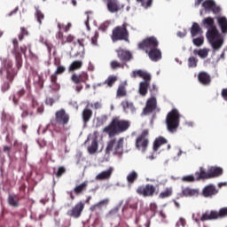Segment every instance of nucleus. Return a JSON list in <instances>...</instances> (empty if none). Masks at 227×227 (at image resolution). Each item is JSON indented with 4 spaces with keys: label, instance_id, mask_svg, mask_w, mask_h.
<instances>
[{
    "label": "nucleus",
    "instance_id": "obj_42",
    "mask_svg": "<svg viewBox=\"0 0 227 227\" xmlns=\"http://www.w3.org/2000/svg\"><path fill=\"white\" fill-rule=\"evenodd\" d=\"M169 196H173V188L171 187L166 188L163 192H161L159 198L160 200H166V198H169Z\"/></svg>",
    "mask_w": 227,
    "mask_h": 227
},
{
    "label": "nucleus",
    "instance_id": "obj_15",
    "mask_svg": "<svg viewBox=\"0 0 227 227\" xmlns=\"http://www.w3.org/2000/svg\"><path fill=\"white\" fill-rule=\"evenodd\" d=\"M115 52L117 54V58L121 61L122 63H129V61H132V53L129 51H127L125 49L119 48L115 50Z\"/></svg>",
    "mask_w": 227,
    "mask_h": 227
},
{
    "label": "nucleus",
    "instance_id": "obj_55",
    "mask_svg": "<svg viewBox=\"0 0 227 227\" xmlns=\"http://www.w3.org/2000/svg\"><path fill=\"white\" fill-rule=\"evenodd\" d=\"M67 173V168H65V167H59L57 172L55 173V176H57V178H61V176H63V175H65Z\"/></svg>",
    "mask_w": 227,
    "mask_h": 227
},
{
    "label": "nucleus",
    "instance_id": "obj_14",
    "mask_svg": "<svg viewBox=\"0 0 227 227\" xmlns=\"http://www.w3.org/2000/svg\"><path fill=\"white\" fill-rule=\"evenodd\" d=\"M84 202L79 201L71 209L67 212V215L73 217L74 219H79L82 215L84 210Z\"/></svg>",
    "mask_w": 227,
    "mask_h": 227
},
{
    "label": "nucleus",
    "instance_id": "obj_6",
    "mask_svg": "<svg viewBox=\"0 0 227 227\" xmlns=\"http://www.w3.org/2000/svg\"><path fill=\"white\" fill-rule=\"evenodd\" d=\"M70 121V115L67 114L65 109H60L56 112L55 119L51 121V125L54 129H65L66 125H68Z\"/></svg>",
    "mask_w": 227,
    "mask_h": 227
},
{
    "label": "nucleus",
    "instance_id": "obj_23",
    "mask_svg": "<svg viewBox=\"0 0 227 227\" xmlns=\"http://www.w3.org/2000/svg\"><path fill=\"white\" fill-rule=\"evenodd\" d=\"M7 203L13 208H19L20 207V197L19 194H9Z\"/></svg>",
    "mask_w": 227,
    "mask_h": 227
},
{
    "label": "nucleus",
    "instance_id": "obj_21",
    "mask_svg": "<svg viewBox=\"0 0 227 227\" xmlns=\"http://www.w3.org/2000/svg\"><path fill=\"white\" fill-rule=\"evenodd\" d=\"M200 190L192 189L191 187H183L180 196L181 198H192V196H199Z\"/></svg>",
    "mask_w": 227,
    "mask_h": 227
},
{
    "label": "nucleus",
    "instance_id": "obj_40",
    "mask_svg": "<svg viewBox=\"0 0 227 227\" xmlns=\"http://www.w3.org/2000/svg\"><path fill=\"white\" fill-rule=\"evenodd\" d=\"M18 71L15 69H6V79L9 82H13L15 77H17Z\"/></svg>",
    "mask_w": 227,
    "mask_h": 227
},
{
    "label": "nucleus",
    "instance_id": "obj_49",
    "mask_svg": "<svg viewBox=\"0 0 227 227\" xmlns=\"http://www.w3.org/2000/svg\"><path fill=\"white\" fill-rule=\"evenodd\" d=\"M137 3H140L141 6L146 10L152 7L153 0H137Z\"/></svg>",
    "mask_w": 227,
    "mask_h": 227
},
{
    "label": "nucleus",
    "instance_id": "obj_32",
    "mask_svg": "<svg viewBox=\"0 0 227 227\" xmlns=\"http://www.w3.org/2000/svg\"><path fill=\"white\" fill-rule=\"evenodd\" d=\"M166 144H168V140L165 137H157L153 142V151L159 152V149L160 148V146Z\"/></svg>",
    "mask_w": 227,
    "mask_h": 227
},
{
    "label": "nucleus",
    "instance_id": "obj_58",
    "mask_svg": "<svg viewBox=\"0 0 227 227\" xmlns=\"http://www.w3.org/2000/svg\"><path fill=\"white\" fill-rule=\"evenodd\" d=\"M98 36H99V33L98 31H96L94 33V36L91 37V43L95 46L98 45Z\"/></svg>",
    "mask_w": 227,
    "mask_h": 227
},
{
    "label": "nucleus",
    "instance_id": "obj_56",
    "mask_svg": "<svg viewBox=\"0 0 227 227\" xmlns=\"http://www.w3.org/2000/svg\"><path fill=\"white\" fill-rule=\"evenodd\" d=\"M127 95V90H125L124 86H120L117 90V97H125Z\"/></svg>",
    "mask_w": 227,
    "mask_h": 227
},
{
    "label": "nucleus",
    "instance_id": "obj_59",
    "mask_svg": "<svg viewBox=\"0 0 227 227\" xmlns=\"http://www.w3.org/2000/svg\"><path fill=\"white\" fill-rule=\"evenodd\" d=\"M204 24H207L209 27H215V26H214V18H206L204 20Z\"/></svg>",
    "mask_w": 227,
    "mask_h": 227
},
{
    "label": "nucleus",
    "instance_id": "obj_52",
    "mask_svg": "<svg viewBox=\"0 0 227 227\" xmlns=\"http://www.w3.org/2000/svg\"><path fill=\"white\" fill-rule=\"evenodd\" d=\"M28 35H29V32L27 31V28L21 27L20 34H19V35H18L20 42H22V40H24V37L27 36Z\"/></svg>",
    "mask_w": 227,
    "mask_h": 227
},
{
    "label": "nucleus",
    "instance_id": "obj_34",
    "mask_svg": "<svg viewBox=\"0 0 227 227\" xmlns=\"http://www.w3.org/2000/svg\"><path fill=\"white\" fill-rule=\"evenodd\" d=\"M125 67H129V65L122 61L120 62L118 60H112L110 62V68L112 70H118V68H125Z\"/></svg>",
    "mask_w": 227,
    "mask_h": 227
},
{
    "label": "nucleus",
    "instance_id": "obj_4",
    "mask_svg": "<svg viewBox=\"0 0 227 227\" xmlns=\"http://www.w3.org/2000/svg\"><path fill=\"white\" fill-rule=\"evenodd\" d=\"M20 109L23 111L21 113V118H27V116H35V109H36L37 114H42L44 111L43 103L39 102L35 96H31V106L27 109H24L20 106Z\"/></svg>",
    "mask_w": 227,
    "mask_h": 227
},
{
    "label": "nucleus",
    "instance_id": "obj_46",
    "mask_svg": "<svg viewBox=\"0 0 227 227\" xmlns=\"http://www.w3.org/2000/svg\"><path fill=\"white\" fill-rule=\"evenodd\" d=\"M137 172L136 171H131L128 176H127V180L128 184H134L137 180Z\"/></svg>",
    "mask_w": 227,
    "mask_h": 227
},
{
    "label": "nucleus",
    "instance_id": "obj_35",
    "mask_svg": "<svg viewBox=\"0 0 227 227\" xmlns=\"http://www.w3.org/2000/svg\"><path fill=\"white\" fill-rule=\"evenodd\" d=\"M107 205H109V199H105L103 200H100L97 204L91 206L90 210H91V212H95V210H97V208L101 210L102 207H107Z\"/></svg>",
    "mask_w": 227,
    "mask_h": 227
},
{
    "label": "nucleus",
    "instance_id": "obj_39",
    "mask_svg": "<svg viewBox=\"0 0 227 227\" xmlns=\"http://www.w3.org/2000/svg\"><path fill=\"white\" fill-rule=\"evenodd\" d=\"M218 25L221 27L222 33L226 34L227 33V19L226 17H221L217 19Z\"/></svg>",
    "mask_w": 227,
    "mask_h": 227
},
{
    "label": "nucleus",
    "instance_id": "obj_62",
    "mask_svg": "<svg viewBox=\"0 0 227 227\" xmlns=\"http://www.w3.org/2000/svg\"><path fill=\"white\" fill-rule=\"evenodd\" d=\"M74 40H75V37L72 35H68L66 36L65 43H72Z\"/></svg>",
    "mask_w": 227,
    "mask_h": 227
},
{
    "label": "nucleus",
    "instance_id": "obj_54",
    "mask_svg": "<svg viewBox=\"0 0 227 227\" xmlns=\"http://www.w3.org/2000/svg\"><path fill=\"white\" fill-rule=\"evenodd\" d=\"M3 64L4 65L6 70H13V68H12L13 67V62H12V60L4 59Z\"/></svg>",
    "mask_w": 227,
    "mask_h": 227
},
{
    "label": "nucleus",
    "instance_id": "obj_9",
    "mask_svg": "<svg viewBox=\"0 0 227 227\" xmlns=\"http://www.w3.org/2000/svg\"><path fill=\"white\" fill-rule=\"evenodd\" d=\"M89 79H90V75L86 72L72 74L71 81L76 85L75 91H77V93H81V91H82V89L84 88L82 86V83L86 84Z\"/></svg>",
    "mask_w": 227,
    "mask_h": 227
},
{
    "label": "nucleus",
    "instance_id": "obj_45",
    "mask_svg": "<svg viewBox=\"0 0 227 227\" xmlns=\"http://www.w3.org/2000/svg\"><path fill=\"white\" fill-rule=\"evenodd\" d=\"M59 63H61L60 61H56L54 62L55 67H57V70L55 71V74L57 75H61V74H65V72L67 71V67H65L64 66L59 65Z\"/></svg>",
    "mask_w": 227,
    "mask_h": 227
},
{
    "label": "nucleus",
    "instance_id": "obj_20",
    "mask_svg": "<svg viewBox=\"0 0 227 227\" xmlns=\"http://www.w3.org/2000/svg\"><path fill=\"white\" fill-rule=\"evenodd\" d=\"M157 109V98L155 97L150 98L144 108V114H150V113H153Z\"/></svg>",
    "mask_w": 227,
    "mask_h": 227
},
{
    "label": "nucleus",
    "instance_id": "obj_25",
    "mask_svg": "<svg viewBox=\"0 0 227 227\" xmlns=\"http://www.w3.org/2000/svg\"><path fill=\"white\" fill-rule=\"evenodd\" d=\"M199 82L200 84H203V86H209V84L212 82V78L210 77V74H208L207 72H200L198 74Z\"/></svg>",
    "mask_w": 227,
    "mask_h": 227
},
{
    "label": "nucleus",
    "instance_id": "obj_61",
    "mask_svg": "<svg viewBox=\"0 0 227 227\" xmlns=\"http://www.w3.org/2000/svg\"><path fill=\"white\" fill-rule=\"evenodd\" d=\"M10 82H4L2 85V91L4 93V91H8L10 90Z\"/></svg>",
    "mask_w": 227,
    "mask_h": 227
},
{
    "label": "nucleus",
    "instance_id": "obj_30",
    "mask_svg": "<svg viewBox=\"0 0 227 227\" xmlns=\"http://www.w3.org/2000/svg\"><path fill=\"white\" fill-rule=\"evenodd\" d=\"M113 175V168L110 167L107 170L102 171L96 176V180H109Z\"/></svg>",
    "mask_w": 227,
    "mask_h": 227
},
{
    "label": "nucleus",
    "instance_id": "obj_5",
    "mask_svg": "<svg viewBox=\"0 0 227 227\" xmlns=\"http://www.w3.org/2000/svg\"><path fill=\"white\" fill-rule=\"evenodd\" d=\"M167 129L168 132H176L180 125V113L176 108L172 109L167 115L166 119Z\"/></svg>",
    "mask_w": 227,
    "mask_h": 227
},
{
    "label": "nucleus",
    "instance_id": "obj_18",
    "mask_svg": "<svg viewBox=\"0 0 227 227\" xmlns=\"http://www.w3.org/2000/svg\"><path fill=\"white\" fill-rule=\"evenodd\" d=\"M106 4V9L109 13H118L121 10L120 1L118 0H103Z\"/></svg>",
    "mask_w": 227,
    "mask_h": 227
},
{
    "label": "nucleus",
    "instance_id": "obj_31",
    "mask_svg": "<svg viewBox=\"0 0 227 227\" xmlns=\"http://www.w3.org/2000/svg\"><path fill=\"white\" fill-rule=\"evenodd\" d=\"M87 189H88V181H84L83 183L76 185L74 188V192L76 196H79L82 194V192H86Z\"/></svg>",
    "mask_w": 227,
    "mask_h": 227
},
{
    "label": "nucleus",
    "instance_id": "obj_19",
    "mask_svg": "<svg viewBox=\"0 0 227 227\" xmlns=\"http://www.w3.org/2000/svg\"><path fill=\"white\" fill-rule=\"evenodd\" d=\"M201 170L199 172H195V175H187L181 178V182H184V184H194V182H200V180H203V177H201Z\"/></svg>",
    "mask_w": 227,
    "mask_h": 227
},
{
    "label": "nucleus",
    "instance_id": "obj_37",
    "mask_svg": "<svg viewBox=\"0 0 227 227\" xmlns=\"http://www.w3.org/2000/svg\"><path fill=\"white\" fill-rule=\"evenodd\" d=\"M209 43H211V45L215 51H219V49H221L223 47L224 41L223 40L222 37H220L218 39L209 41Z\"/></svg>",
    "mask_w": 227,
    "mask_h": 227
},
{
    "label": "nucleus",
    "instance_id": "obj_13",
    "mask_svg": "<svg viewBox=\"0 0 227 227\" xmlns=\"http://www.w3.org/2000/svg\"><path fill=\"white\" fill-rule=\"evenodd\" d=\"M157 188L152 184H147L145 185L138 186L137 189V194L144 196V198H152L155 194Z\"/></svg>",
    "mask_w": 227,
    "mask_h": 227
},
{
    "label": "nucleus",
    "instance_id": "obj_12",
    "mask_svg": "<svg viewBox=\"0 0 227 227\" xmlns=\"http://www.w3.org/2000/svg\"><path fill=\"white\" fill-rule=\"evenodd\" d=\"M200 175L202 180H209L210 178H217L223 175V168L220 167H211L208 168L207 172L203 167L200 168Z\"/></svg>",
    "mask_w": 227,
    "mask_h": 227
},
{
    "label": "nucleus",
    "instance_id": "obj_38",
    "mask_svg": "<svg viewBox=\"0 0 227 227\" xmlns=\"http://www.w3.org/2000/svg\"><path fill=\"white\" fill-rule=\"evenodd\" d=\"M58 29L59 31L56 34V39L59 41L61 45H65V38L66 36L63 35V32L61 31V23H58Z\"/></svg>",
    "mask_w": 227,
    "mask_h": 227
},
{
    "label": "nucleus",
    "instance_id": "obj_11",
    "mask_svg": "<svg viewBox=\"0 0 227 227\" xmlns=\"http://www.w3.org/2000/svg\"><path fill=\"white\" fill-rule=\"evenodd\" d=\"M150 131L148 129H143L142 133L137 136L136 139V148L141 150L142 152H146L148 145H150Z\"/></svg>",
    "mask_w": 227,
    "mask_h": 227
},
{
    "label": "nucleus",
    "instance_id": "obj_24",
    "mask_svg": "<svg viewBox=\"0 0 227 227\" xmlns=\"http://www.w3.org/2000/svg\"><path fill=\"white\" fill-rule=\"evenodd\" d=\"M207 38L209 42H214V40L221 38V34H219L216 27H212L207 30Z\"/></svg>",
    "mask_w": 227,
    "mask_h": 227
},
{
    "label": "nucleus",
    "instance_id": "obj_36",
    "mask_svg": "<svg viewBox=\"0 0 227 227\" xmlns=\"http://www.w3.org/2000/svg\"><path fill=\"white\" fill-rule=\"evenodd\" d=\"M97 150H98V140L93 138L90 145L88 147V152L90 155H93V153H97Z\"/></svg>",
    "mask_w": 227,
    "mask_h": 227
},
{
    "label": "nucleus",
    "instance_id": "obj_64",
    "mask_svg": "<svg viewBox=\"0 0 227 227\" xmlns=\"http://www.w3.org/2000/svg\"><path fill=\"white\" fill-rule=\"evenodd\" d=\"M222 97L227 102V89H223L222 90Z\"/></svg>",
    "mask_w": 227,
    "mask_h": 227
},
{
    "label": "nucleus",
    "instance_id": "obj_53",
    "mask_svg": "<svg viewBox=\"0 0 227 227\" xmlns=\"http://www.w3.org/2000/svg\"><path fill=\"white\" fill-rule=\"evenodd\" d=\"M117 78L116 76H109L106 81H105V84H107L108 88H113V84H114V82H116Z\"/></svg>",
    "mask_w": 227,
    "mask_h": 227
},
{
    "label": "nucleus",
    "instance_id": "obj_47",
    "mask_svg": "<svg viewBox=\"0 0 227 227\" xmlns=\"http://www.w3.org/2000/svg\"><path fill=\"white\" fill-rule=\"evenodd\" d=\"M37 22L42 25V20L45 19V15H43V12L38 9V7H35V13Z\"/></svg>",
    "mask_w": 227,
    "mask_h": 227
},
{
    "label": "nucleus",
    "instance_id": "obj_16",
    "mask_svg": "<svg viewBox=\"0 0 227 227\" xmlns=\"http://www.w3.org/2000/svg\"><path fill=\"white\" fill-rule=\"evenodd\" d=\"M202 8H204L206 12H213V13H220L221 7L215 4V1L214 0H205L202 3Z\"/></svg>",
    "mask_w": 227,
    "mask_h": 227
},
{
    "label": "nucleus",
    "instance_id": "obj_27",
    "mask_svg": "<svg viewBox=\"0 0 227 227\" xmlns=\"http://www.w3.org/2000/svg\"><path fill=\"white\" fill-rule=\"evenodd\" d=\"M93 117V110H91L89 106H86L82 112V118L84 125L89 123L90 120Z\"/></svg>",
    "mask_w": 227,
    "mask_h": 227
},
{
    "label": "nucleus",
    "instance_id": "obj_29",
    "mask_svg": "<svg viewBox=\"0 0 227 227\" xmlns=\"http://www.w3.org/2000/svg\"><path fill=\"white\" fill-rule=\"evenodd\" d=\"M190 32L192 35V38H194L195 36H198L199 35H200V36H201V35H203V29H201V27H200V24H198L197 22L192 23Z\"/></svg>",
    "mask_w": 227,
    "mask_h": 227
},
{
    "label": "nucleus",
    "instance_id": "obj_2",
    "mask_svg": "<svg viewBox=\"0 0 227 227\" xmlns=\"http://www.w3.org/2000/svg\"><path fill=\"white\" fill-rule=\"evenodd\" d=\"M129 127L130 122L129 121L114 117L109 125L104 128L103 132L107 134L109 137H114V136L129 130Z\"/></svg>",
    "mask_w": 227,
    "mask_h": 227
},
{
    "label": "nucleus",
    "instance_id": "obj_10",
    "mask_svg": "<svg viewBox=\"0 0 227 227\" xmlns=\"http://www.w3.org/2000/svg\"><path fill=\"white\" fill-rule=\"evenodd\" d=\"M114 153L121 155L123 153V137H121L119 139L112 138L106 148V153H111L113 152Z\"/></svg>",
    "mask_w": 227,
    "mask_h": 227
},
{
    "label": "nucleus",
    "instance_id": "obj_57",
    "mask_svg": "<svg viewBox=\"0 0 227 227\" xmlns=\"http://www.w3.org/2000/svg\"><path fill=\"white\" fill-rule=\"evenodd\" d=\"M109 27V21H105L103 24H101L98 27L99 31H102V33H106Z\"/></svg>",
    "mask_w": 227,
    "mask_h": 227
},
{
    "label": "nucleus",
    "instance_id": "obj_44",
    "mask_svg": "<svg viewBox=\"0 0 227 227\" xmlns=\"http://www.w3.org/2000/svg\"><path fill=\"white\" fill-rule=\"evenodd\" d=\"M3 121H9L10 123H15V115L13 114L4 113L2 115Z\"/></svg>",
    "mask_w": 227,
    "mask_h": 227
},
{
    "label": "nucleus",
    "instance_id": "obj_63",
    "mask_svg": "<svg viewBox=\"0 0 227 227\" xmlns=\"http://www.w3.org/2000/svg\"><path fill=\"white\" fill-rule=\"evenodd\" d=\"M10 152H12V147L8 145L4 146V153H6L10 157Z\"/></svg>",
    "mask_w": 227,
    "mask_h": 227
},
{
    "label": "nucleus",
    "instance_id": "obj_7",
    "mask_svg": "<svg viewBox=\"0 0 227 227\" xmlns=\"http://www.w3.org/2000/svg\"><path fill=\"white\" fill-rule=\"evenodd\" d=\"M224 217H227V207H222L219 211H206L202 214L200 221L202 223H205V221H217V219H224Z\"/></svg>",
    "mask_w": 227,
    "mask_h": 227
},
{
    "label": "nucleus",
    "instance_id": "obj_26",
    "mask_svg": "<svg viewBox=\"0 0 227 227\" xmlns=\"http://www.w3.org/2000/svg\"><path fill=\"white\" fill-rule=\"evenodd\" d=\"M151 81L152 79H149V80L145 79L143 82L139 83L138 91L142 97H146V94L148 93V88H150Z\"/></svg>",
    "mask_w": 227,
    "mask_h": 227
},
{
    "label": "nucleus",
    "instance_id": "obj_1",
    "mask_svg": "<svg viewBox=\"0 0 227 227\" xmlns=\"http://www.w3.org/2000/svg\"><path fill=\"white\" fill-rule=\"evenodd\" d=\"M138 49L145 51L152 61L162 59V52L159 50V40L155 36H150L138 43Z\"/></svg>",
    "mask_w": 227,
    "mask_h": 227
},
{
    "label": "nucleus",
    "instance_id": "obj_60",
    "mask_svg": "<svg viewBox=\"0 0 227 227\" xmlns=\"http://www.w3.org/2000/svg\"><path fill=\"white\" fill-rule=\"evenodd\" d=\"M98 121L99 125H106L107 122V115H101L98 119Z\"/></svg>",
    "mask_w": 227,
    "mask_h": 227
},
{
    "label": "nucleus",
    "instance_id": "obj_43",
    "mask_svg": "<svg viewBox=\"0 0 227 227\" xmlns=\"http://www.w3.org/2000/svg\"><path fill=\"white\" fill-rule=\"evenodd\" d=\"M24 95H26V90L20 89L17 91L16 95L13 96L12 102L17 106V104H19V98L24 97Z\"/></svg>",
    "mask_w": 227,
    "mask_h": 227
},
{
    "label": "nucleus",
    "instance_id": "obj_22",
    "mask_svg": "<svg viewBox=\"0 0 227 227\" xmlns=\"http://www.w3.org/2000/svg\"><path fill=\"white\" fill-rule=\"evenodd\" d=\"M130 77H132V79H136L137 77H140L141 79H146V80H150L152 79V74L146 71L138 69V70H134L131 72L130 74Z\"/></svg>",
    "mask_w": 227,
    "mask_h": 227
},
{
    "label": "nucleus",
    "instance_id": "obj_28",
    "mask_svg": "<svg viewBox=\"0 0 227 227\" xmlns=\"http://www.w3.org/2000/svg\"><path fill=\"white\" fill-rule=\"evenodd\" d=\"M121 106H122L124 113H131V114H134V113H136V106H134V103L132 102L124 100L121 102Z\"/></svg>",
    "mask_w": 227,
    "mask_h": 227
},
{
    "label": "nucleus",
    "instance_id": "obj_41",
    "mask_svg": "<svg viewBox=\"0 0 227 227\" xmlns=\"http://www.w3.org/2000/svg\"><path fill=\"white\" fill-rule=\"evenodd\" d=\"M193 54L195 56L200 57L201 59H205V58L208 57V50L207 49L194 50Z\"/></svg>",
    "mask_w": 227,
    "mask_h": 227
},
{
    "label": "nucleus",
    "instance_id": "obj_8",
    "mask_svg": "<svg viewBox=\"0 0 227 227\" xmlns=\"http://www.w3.org/2000/svg\"><path fill=\"white\" fill-rule=\"evenodd\" d=\"M112 42H120L124 40V42H129V30L127 29V25L117 26L113 29Z\"/></svg>",
    "mask_w": 227,
    "mask_h": 227
},
{
    "label": "nucleus",
    "instance_id": "obj_17",
    "mask_svg": "<svg viewBox=\"0 0 227 227\" xmlns=\"http://www.w3.org/2000/svg\"><path fill=\"white\" fill-rule=\"evenodd\" d=\"M219 193V190L214 184L206 185L201 192V196L204 198H214L216 194Z\"/></svg>",
    "mask_w": 227,
    "mask_h": 227
},
{
    "label": "nucleus",
    "instance_id": "obj_50",
    "mask_svg": "<svg viewBox=\"0 0 227 227\" xmlns=\"http://www.w3.org/2000/svg\"><path fill=\"white\" fill-rule=\"evenodd\" d=\"M204 42H205V38L202 35L192 39V43L196 47H201V45H203Z\"/></svg>",
    "mask_w": 227,
    "mask_h": 227
},
{
    "label": "nucleus",
    "instance_id": "obj_48",
    "mask_svg": "<svg viewBox=\"0 0 227 227\" xmlns=\"http://www.w3.org/2000/svg\"><path fill=\"white\" fill-rule=\"evenodd\" d=\"M50 79H51V86H53L55 90H59V85L58 84V74L54 73L53 74L51 75Z\"/></svg>",
    "mask_w": 227,
    "mask_h": 227
},
{
    "label": "nucleus",
    "instance_id": "obj_33",
    "mask_svg": "<svg viewBox=\"0 0 227 227\" xmlns=\"http://www.w3.org/2000/svg\"><path fill=\"white\" fill-rule=\"evenodd\" d=\"M82 60H74L68 67V72H75L82 68Z\"/></svg>",
    "mask_w": 227,
    "mask_h": 227
},
{
    "label": "nucleus",
    "instance_id": "obj_3",
    "mask_svg": "<svg viewBox=\"0 0 227 227\" xmlns=\"http://www.w3.org/2000/svg\"><path fill=\"white\" fill-rule=\"evenodd\" d=\"M12 54L14 55L17 70L22 68V54L26 56L27 49L31 59H38V56L31 51V44H28L27 46H19V41L17 39H12Z\"/></svg>",
    "mask_w": 227,
    "mask_h": 227
},
{
    "label": "nucleus",
    "instance_id": "obj_51",
    "mask_svg": "<svg viewBox=\"0 0 227 227\" xmlns=\"http://www.w3.org/2000/svg\"><path fill=\"white\" fill-rule=\"evenodd\" d=\"M188 67L189 68H196L198 67V59L195 57H190L188 59Z\"/></svg>",
    "mask_w": 227,
    "mask_h": 227
}]
</instances>
